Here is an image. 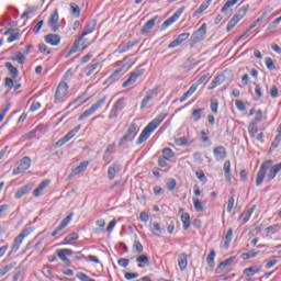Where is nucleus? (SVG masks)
Returning a JSON list of instances; mask_svg holds the SVG:
<instances>
[{
  "instance_id": "nucleus-1",
  "label": "nucleus",
  "mask_w": 281,
  "mask_h": 281,
  "mask_svg": "<svg viewBox=\"0 0 281 281\" xmlns=\"http://www.w3.org/2000/svg\"><path fill=\"white\" fill-rule=\"evenodd\" d=\"M280 170H281V162L273 166V160L263 161L256 177V186L257 187L262 186V181H265V177H267L268 181H273V179H276Z\"/></svg>"
},
{
  "instance_id": "nucleus-2",
  "label": "nucleus",
  "mask_w": 281,
  "mask_h": 281,
  "mask_svg": "<svg viewBox=\"0 0 281 281\" xmlns=\"http://www.w3.org/2000/svg\"><path fill=\"white\" fill-rule=\"evenodd\" d=\"M165 117H168V114H159L156 119L147 124V126L142 131L138 139L136 140L137 146H142V144H144V142H146L148 137H150V135L155 133V130L160 126Z\"/></svg>"
},
{
  "instance_id": "nucleus-3",
  "label": "nucleus",
  "mask_w": 281,
  "mask_h": 281,
  "mask_svg": "<svg viewBox=\"0 0 281 281\" xmlns=\"http://www.w3.org/2000/svg\"><path fill=\"white\" fill-rule=\"evenodd\" d=\"M69 93V86L65 82H60L55 91L54 102L60 104L67 100Z\"/></svg>"
},
{
  "instance_id": "nucleus-4",
  "label": "nucleus",
  "mask_w": 281,
  "mask_h": 281,
  "mask_svg": "<svg viewBox=\"0 0 281 281\" xmlns=\"http://www.w3.org/2000/svg\"><path fill=\"white\" fill-rule=\"evenodd\" d=\"M143 74H146V68H144V65H139L133 72H131V76L126 79V81L122 83L123 89L131 87V85H135L137 79L140 78Z\"/></svg>"
},
{
  "instance_id": "nucleus-5",
  "label": "nucleus",
  "mask_w": 281,
  "mask_h": 281,
  "mask_svg": "<svg viewBox=\"0 0 281 281\" xmlns=\"http://www.w3.org/2000/svg\"><path fill=\"white\" fill-rule=\"evenodd\" d=\"M91 44L88 43L87 44V38H85V36H79L75 42L72 47L70 48V50L68 52L67 58H69V56H71V54H76V52H78L81 47V52H85V49H87V47H89Z\"/></svg>"
},
{
  "instance_id": "nucleus-6",
  "label": "nucleus",
  "mask_w": 281,
  "mask_h": 281,
  "mask_svg": "<svg viewBox=\"0 0 281 281\" xmlns=\"http://www.w3.org/2000/svg\"><path fill=\"white\" fill-rule=\"evenodd\" d=\"M126 108V98L119 99L114 105L112 106L110 113H109V120H115L120 113V111H124Z\"/></svg>"
},
{
  "instance_id": "nucleus-7",
  "label": "nucleus",
  "mask_w": 281,
  "mask_h": 281,
  "mask_svg": "<svg viewBox=\"0 0 281 281\" xmlns=\"http://www.w3.org/2000/svg\"><path fill=\"white\" fill-rule=\"evenodd\" d=\"M30 166H32V158L25 156L23 157L15 169H13V175H23L25 170H30Z\"/></svg>"
},
{
  "instance_id": "nucleus-8",
  "label": "nucleus",
  "mask_w": 281,
  "mask_h": 281,
  "mask_svg": "<svg viewBox=\"0 0 281 281\" xmlns=\"http://www.w3.org/2000/svg\"><path fill=\"white\" fill-rule=\"evenodd\" d=\"M159 95V88L158 86L155 87L154 89L149 90L147 94L144 97L140 103V110L144 111L150 104L151 100H155Z\"/></svg>"
},
{
  "instance_id": "nucleus-9",
  "label": "nucleus",
  "mask_w": 281,
  "mask_h": 281,
  "mask_svg": "<svg viewBox=\"0 0 281 281\" xmlns=\"http://www.w3.org/2000/svg\"><path fill=\"white\" fill-rule=\"evenodd\" d=\"M186 12V7H182L180 9H178L173 15H171L169 19H167L162 25H161V30H168V27H170V25H172V23H177V21H179V19L181 18V14H183Z\"/></svg>"
},
{
  "instance_id": "nucleus-10",
  "label": "nucleus",
  "mask_w": 281,
  "mask_h": 281,
  "mask_svg": "<svg viewBox=\"0 0 281 281\" xmlns=\"http://www.w3.org/2000/svg\"><path fill=\"white\" fill-rule=\"evenodd\" d=\"M206 30H207V24L204 23L201 25V27H199L196 31L193 32L192 43L194 45H196V43H201V41L205 38Z\"/></svg>"
},
{
  "instance_id": "nucleus-11",
  "label": "nucleus",
  "mask_w": 281,
  "mask_h": 281,
  "mask_svg": "<svg viewBox=\"0 0 281 281\" xmlns=\"http://www.w3.org/2000/svg\"><path fill=\"white\" fill-rule=\"evenodd\" d=\"M190 38V33H182L177 36L169 45V49H175V47H179L182 43H186Z\"/></svg>"
},
{
  "instance_id": "nucleus-12",
  "label": "nucleus",
  "mask_w": 281,
  "mask_h": 281,
  "mask_svg": "<svg viewBox=\"0 0 281 281\" xmlns=\"http://www.w3.org/2000/svg\"><path fill=\"white\" fill-rule=\"evenodd\" d=\"M48 25L50 26L52 32H58L60 30V24H58V10L55 9L50 14L48 20Z\"/></svg>"
},
{
  "instance_id": "nucleus-13",
  "label": "nucleus",
  "mask_w": 281,
  "mask_h": 281,
  "mask_svg": "<svg viewBox=\"0 0 281 281\" xmlns=\"http://www.w3.org/2000/svg\"><path fill=\"white\" fill-rule=\"evenodd\" d=\"M52 181L49 179L43 180L37 188L33 191V196L38 199V196H42L43 192L45 191L46 188H49V184Z\"/></svg>"
},
{
  "instance_id": "nucleus-14",
  "label": "nucleus",
  "mask_w": 281,
  "mask_h": 281,
  "mask_svg": "<svg viewBox=\"0 0 281 281\" xmlns=\"http://www.w3.org/2000/svg\"><path fill=\"white\" fill-rule=\"evenodd\" d=\"M213 155L217 161H223L227 157V149L224 146H218L213 149Z\"/></svg>"
},
{
  "instance_id": "nucleus-15",
  "label": "nucleus",
  "mask_w": 281,
  "mask_h": 281,
  "mask_svg": "<svg viewBox=\"0 0 281 281\" xmlns=\"http://www.w3.org/2000/svg\"><path fill=\"white\" fill-rule=\"evenodd\" d=\"M71 254H74V250L69 248L57 250V256L59 260H61V262H65L66 265L69 262V258H67V256H71Z\"/></svg>"
},
{
  "instance_id": "nucleus-16",
  "label": "nucleus",
  "mask_w": 281,
  "mask_h": 281,
  "mask_svg": "<svg viewBox=\"0 0 281 281\" xmlns=\"http://www.w3.org/2000/svg\"><path fill=\"white\" fill-rule=\"evenodd\" d=\"M45 43H48V45H52L53 47H56L60 45V35L58 34H48L45 36Z\"/></svg>"
},
{
  "instance_id": "nucleus-17",
  "label": "nucleus",
  "mask_w": 281,
  "mask_h": 281,
  "mask_svg": "<svg viewBox=\"0 0 281 281\" xmlns=\"http://www.w3.org/2000/svg\"><path fill=\"white\" fill-rule=\"evenodd\" d=\"M203 113H205V109H203V108L193 109L191 112V120L194 123L201 122V120L203 117Z\"/></svg>"
},
{
  "instance_id": "nucleus-18",
  "label": "nucleus",
  "mask_w": 281,
  "mask_h": 281,
  "mask_svg": "<svg viewBox=\"0 0 281 281\" xmlns=\"http://www.w3.org/2000/svg\"><path fill=\"white\" fill-rule=\"evenodd\" d=\"M95 25H98V21L95 20H90L89 22H87L86 27L82 32V36H88V34H93V32L95 31Z\"/></svg>"
},
{
  "instance_id": "nucleus-19",
  "label": "nucleus",
  "mask_w": 281,
  "mask_h": 281,
  "mask_svg": "<svg viewBox=\"0 0 281 281\" xmlns=\"http://www.w3.org/2000/svg\"><path fill=\"white\" fill-rule=\"evenodd\" d=\"M155 23H157V16L151 18L147 21L140 30V34H148L153 27H155Z\"/></svg>"
},
{
  "instance_id": "nucleus-20",
  "label": "nucleus",
  "mask_w": 281,
  "mask_h": 281,
  "mask_svg": "<svg viewBox=\"0 0 281 281\" xmlns=\"http://www.w3.org/2000/svg\"><path fill=\"white\" fill-rule=\"evenodd\" d=\"M122 170V167L117 164H113L112 166L109 167L108 170V179H110V181H113V179H115V175H117V172H120Z\"/></svg>"
},
{
  "instance_id": "nucleus-21",
  "label": "nucleus",
  "mask_w": 281,
  "mask_h": 281,
  "mask_svg": "<svg viewBox=\"0 0 281 281\" xmlns=\"http://www.w3.org/2000/svg\"><path fill=\"white\" fill-rule=\"evenodd\" d=\"M98 67H100V61L92 60V63L85 68L83 72L87 77H89L93 74V71H95V69H98Z\"/></svg>"
},
{
  "instance_id": "nucleus-22",
  "label": "nucleus",
  "mask_w": 281,
  "mask_h": 281,
  "mask_svg": "<svg viewBox=\"0 0 281 281\" xmlns=\"http://www.w3.org/2000/svg\"><path fill=\"white\" fill-rule=\"evenodd\" d=\"M4 67L8 69V71H9V74H10L11 78H13V79L19 78V68H18V67H14V66L12 65V63L7 61V63L4 64Z\"/></svg>"
},
{
  "instance_id": "nucleus-23",
  "label": "nucleus",
  "mask_w": 281,
  "mask_h": 281,
  "mask_svg": "<svg viewBox=\"0 0 281 281\" xmlns=\"http://www.w3.org/2000/svg\"><path fill=\"white\" fill-rule=\"evenodd\" d=\"M89 168V161H82L78 167L74 168L71 171V176L76 177V175H80V172H85Z\"/></svg>"
},
{
  "instance_id": "nucleus-24",
  "label": "nucleus",
  "mask_w": 281,
  "mask_h": 281,
  "mask_svg": "<svg viewBox=\"0 0 281 281\" xmlns=\"http://www.w3.org/2000/svg\"><path fill=\"white\" fill-rule=\"evenodd\" d=\"M178 267H179L180 271H183L184 269H188V255L186 252H182L179 256Z\"/></svg>"
},
{
  "instance_id": "nucleus-25",
  "label": "nucleus",
  "mask_w": 281,
  "mask_h": 281,
  "mask_svg": "<svg viewBox=\"0 0 281 281\" xmlns=\"http://www.w3.org/2000/svg\"><path fill=\"white\" fill-rule=\"evenodd\" d=\"M137 133H138V130H137V125L135 124H131L125 133V135L127 137H130L131 142H133V139H135V137H137Z\"/></svg>"
},
{
  "instance_id": "nucleus-26",
  "label": "nucleus",
  "mask_w": 281,
  "mask_h": 281,
  "mask_svg": "<svg viewBox=\"0 0 281 281\" xmlns=\"http://www.w3.org/2000/svg\"><path fill=\"white\" fill-rule=\"evenodd\" d=\"M249 11V4L244 5L241 9L237 11V13L234 15V18L240 22L243 19H245L247 12Z\"/></svg>"
},
{
  "instance_id": "nucleus-27",
  "label": "nucleus",
  "mask_w": 281,
  "mask_h": 281,
  "mask_svg": "<svg viewBox=\"0 0 281 281\" xmlns=\"http://www.w3.org/2000/svg\"><path fill=\"white\" fill-rule=\"evenodd\" d=\"M233 238H234V229L228 228V231L224 237V248L225 249H229V245H231Z\"/></svg>"
},
{
  "instance_id": "nucleus-28",
  "label": "nucleus",
  "mask_w": 281,
  "mask_h": 281,
  "mask_svg": "<svg viewBox=\"0 0 281 281\" xmlns=\"http://www.w3.org/2000/svg\"><path fill=\"white\" fill-rule=\"evenodd\" d=\"M106 100H108V97L106 94H104L95 103H93L91 108L93 109L94 112L99 111V109H102V106L106 104Z\"/></svg>"
},
{
  "instance_id": "nucleus-29",
  "label": "nucleus",
  "mask_w": 281,
  "mask_h": 281,
  "mask_svg": "<svg viewBox=\"0 0 281 281\" xmlns=\"http://www.w3.org/2000/svg\"><path fill=\"white\" fill-rule=\"evenodd\" d=\"M224 177L227 181H232V162L229 160L224 162Z\"/></svg>"
},
{
  "instance_id": "nucleus-30",
  "label": "nucleus",
  "mask_w": 281,
  "mask_h": 281,
  "mask_svg": "<svg viewBox=\"0 0 281 281\" xmlns=\"http://www.w3.org/2000/svg\"><path fill=\"white\" fill-rule=\"evenodd\" d=\"M181 221H182L183 229L184 231L190 229V225L192 224V221L190 220V214L189 213H182Z\"/></svg>"
},
{
  "instance_id": "nucleus-31",
  "label": "nucleus",
  "mask_w": 281,
  "mask_h": 281,
  "mask_svg": "<svg viewBox=\"0 0 281 281\" xmlns=\"http://www.w3.org/2000/svg\"><path fill=\"white\" fill-rule=\"evenodd\" d=\"M82 128L81 125H77L75 128L70 130L64 137L70 142V139H74L78 133H80V130Z\"/></svg>"
},
{
  "instance_id": "nucleus-32",
  "label": "nucleus",
  "mask_w": 281,
  "mask_h": 281,
  "mask_svg": "<svg viewBox=\"0 0 281 281\" xmlns=\"http://www.w3.org/2000/svg\"><path fill=\"white\" fill-rule=\"evenodd\" d=\"M30 190H32V188H30V186L27 184L24 187H21L15 192V199H22L23 196H25V194H27V192H30Z\"/></svg>"
},
{
  "instance_id": "nucleus-33",
  "label": "nucleus",
  "mask_w": 281,
  "mask_h": 281,
  "mask_svg": "<svg viewBox=\"0 0 281 281\" xmlns=\"http://www.w3.org/2000/svg\"><path fill=\"white\" fill-rule=\"evenodd\" d=\"M225 82V76L220 75L215 77V79L212 81L211 87L209 89H216V87H221Z\"/></svg>"
},
{
  "instance_id": "nucleus-34",
  "label": "nucleus",
  "mask_w": 281,
  "mask_h": 281,
  "mask_svg": "<svg viewBox=\"0 0 281 281\" xmlns=\"http://www.w3.org/2000/svg\"><path fill=\"white\" fill-rule=\"evenodd\" d=\"M151 232L154 236H157V238H160L161 234H164V228H161V224H159L158 222H154Z\"/></svg>"
},
{
  "instance_id": "nucleus-35",
  "label": "nucleus",
  "mask_w": 281,
  "mask_h": 281,
  "mask_svg": "<svg viewBox=\"0 0 281 281\" xmlns=\"http://www.w3.org/2000/svg\"><path fill=\"white\" fill-rule=\"evenodd\" d=\"M122 71H124V68H119V69L114 70L111 74V76L109 77V80L111 82H115V81L120 80L122 78V75H123Z\"/></svg>"
},
{
  "instance_id": "nucleus-36",
  "label": "nucleus",
  "mask_w": 281,
  "mask_h": 281,
  "mask_svg": "<svg viewBox=\"0 0 281 281\" xmlns=\"http://www.w3.org/2000/svg\"><path fill=\"white\" fill-rule=\"evenodd\" d=\"M14 267H16V262L13 261L0 268V278H3V276H5L7 273H10V271H12Z\"/></svg>"
},
{
  "instance_id": "nucleus-37",
  "label": "nucleus",
  "mask_w": 281,
  "mask_h": 281,
  "mask_svg": "<svg viewBox=\"0 0 281 281\" xmlns=\"http://www.w3.org/2000/svg\"><path fill=\"white\" fill-rule=\"evenodd\" d=\"M78 238H80L78 233H70L68 236L64 238L61 245H69V243H74V240H78Z\"/></svg>"
},
{
  "instance_id": "nucleus-38",
  "label": "nucleus",
  "mask_w": 281,
  "mask_h": 281,
  "mask_svg": "<svg viewBox=\"0 0 281 281\" xmlns=\"http://www.w3.org/2000/svg\"><path fill=\"white\" fill-rule=\"evenodd\" d=\"M244 273H245V276H247V278H251V277L260 273V268H258V267L246 268L244 270Z\"/></svg>"
},
{
  "instance_id": "nucleus-39",
  "label": "nucleus",
  "mask_w": 281,
  "mask_h": 281,
  "mask_svg": "<svg viewBox=\"0 0 281 281\" xmlns=\"http://www.w3.org/2000/svg\"><path fill=\"white\" fill-rule=\"evenodd\" d=\"M196 91V86H191L189 90L180 98V102L183 103L188 98H191V95H194V92Z\"/></svg>"
},
{
  "instance_id": "nucleus-40",
  "label": "nucleus",
  "mask_w": 281,
  "mask_h": 281,
  "mask_svg": "<svg viewBox=\"0 0 281 281\" xmlns=\"http://www.w3.org/2000/svg\"><path fill=\"white\" fill-rule=\"evenodd\" d=\"M21 38V33L16 30H12L11 34L7 38V43H14V41H19Z\"/></svg>"
},
{
  "instance_id": "nucleus-41",
  "label": "nucleus",
  "mask_w": 281,
  "mask_h": 281,
  "mask_svg": "<svg viewBox=\"0 0 281 281\" xmlns=\"http://www.w3.org/2000/svg\"><path fill=\"white\" fill-rule=\"evenodd\" d=\"M254 210H256V207L252 206L247 212L241 214L243 225H245V223H249V218H251V214H254Z\"/></svg>"
},
{
  "instance_id": "nucleus-42",
  "label": "nucleus",
  "mask_w": 281,
  "mask_h": 281,
  "mask_svg": "<svg viewBox=\"0 0 281 281\" xmlns=\"http://www.w3.org/2000/svg\"><path fill=\"white\" fill-rule=\"evenodd\" d=\"M162 158L167 159L170 161L172 157H175V151H172L170 148L166 147L162 149Z\"/></svg>"
},
{
  "instance_id": "nucleus-43",
  "label": "nucleus",
  "mask_w": 281,
  "mask_h": 281,
  "mask_svg": "<svg viewBox=\"0 0 281 281\" xmlns=\"http://www.w3.org/2000/svg\"><path fill=\"white\" fill-rule=\"evenodd\" d=\"M95 113L92 108L86 110L79 117L78 121L82 122V120H87V117H91Z\"/></svg>"
},
{
  "instance_id": "nucleus-44",
  "label": "nucleus",
  "mask_w": 281,
  "mask_h": 281,
  "mask_svg": "<svg viewBox=\"0 0 281 281\" xmlns=\"http://www.w3.org/2000/svg\"><path fill=\"white\" fill-rule=\"evenodd\" d=\"M238 1H240V0H227L225 2V4L223 5L221 12H227V10H229V8H232L233 5H236V3H238Z\"/></svg>"
},
{
  "instance_id": "nucleus-45",
  "label": "nucleus",
  "mask_w": 281,
  "mask_h": 281,
  "mask_svg": "<svg viewBox=\"0 0 281 281\" xmlns=\"http://www.w3.org/2000/svg\"><path fill=\"white\" fill-rule=\"evenodd\" d=\"M12 60H15L19 63V65H23L27 58H25V55L23 53L19 52L14 57L11 58Z\"/></svg>"
},
{
  "instance_id": "nucleus-46",
  "label": "nucleus",
  "mask_w": 281,
  "mask_h": 281,
  "mask_svg": "<svg viewBox=\"0 0 281 281\" xmlns=\"http://www.w3.org/2000/svg\"><path fill=\"white\" fill-rule=\"evenodd\" d=\"M136 262H138L139 265H146L148 267V265H150V259L148 258V256L142 255L136 258Z\"/></svg>"
},
{
  "instance_id": "nucleus-47",
  "label": "nucleus",
  "mask_w": 281,
  "mask_h": 281,
  "mask_svg": "<svg viewBox=\"0 0 281 281\" xmlns=\"http://www.w3.org/2000/svg\"><path fill=\"white\" fill-rule=\"evenodd\" d=\"M214 258H216V251L211 250V252L209 254V256L206 258V262H207L209 267H214Z\"/></svg>"
},
{
  "instance_id": "nucleus-48",
  "label": "nucleus",
  "mask_w": 281,
  "mask_h": 281,
  "mask_svg": "<svg viewBox=\"0 0 281 281\" xmlns=\"http://www.w3.org/2000/svg\"><path fill=\"white\" fill-rule=\"evenodd\" d=\"M70 10H71V14H74V16H76L77 19H78V16H80V7H78V4L71 2Z\"/></svg>"
},
{
  "instance_id": "nucleus-49",
  "label": "nucleus",
  "mask_w": 281,
  "mask_h": 281,
  "mask_svg": "<svg viewBox=\"0 0 281 281\" xmlns=\"http://www.w3.org/2000/svg\"><path fill=\"white\" fill-rule=\"evenodd\" d=\"M238 20H236L234 16L233 19L229 20V22L227 23V26H226V32H229L232 31L233 29L236 27V25H238Z\"/></svg>"
},
{
  "instance_id": "nucleus-50",
  "label": "nucleus",
  "mask_w": 281,
  "mask_h": 281,
  "mask_svg": "<svg viewBox=\"0 0 281 281\" xmlns=\"http://www.w3.org/2000/svg\"><path fill=\"white\" fill-rule=\"evenodd\" d=\"M248 133H249L250 137H256V134L258 133L257 125H255L254 123H250L248 125Z\"/></svg>"
},
{
  "instance_id": "nucleus-51",
  "label": "nucleus",
  "mask_w": 281,
  "mask_h": 281,
  "mask_svg": "<svg viewBox=\"0 0 281 281\" xmlns=\"http://www.w3.org/2000/svg\"><path fill=\"white\" fill-rule=\"evenodd\" d=\"M193 205H194L195 212H203V204L198 198L193 199Z\"/></svg>"
},
{
  "instance_id": "nucleus-52",
  "label": "nucleus",
  "mask_w": 281,
  "mask_h": 281,
  "mask_svg": "<svg viewBox=\"0 0 281 281\" xmlns=\"http://www.w3.org/2000/svg\"><path fill=\"white\" fill-rule=\"evenodd\" d=\"M74 218V213H70L67 217H65L61 223L59 224L61 227H67L71 223V220Z\"/></svg>"
},
{
  "instance_id": "nucleus-53",
  "label": "nucleus",
  "mask_w": 281,
  "mask_h": 281,
  "mask_svg": "<svg viewBox=\"0 0 281 281\" xmlns=\"http://www.w3.org/2000/svg\"><path fill=\"white\" fill-rule=\"evenodd\" d=\"M265 63L267 69H269L270 71H273V69H276V65L273 64V59L271 57H266Z\"/></svg>"
},
{
  "instance_id": "nucleus-54",
  "label": "nucleus",
  "mask_w": 281,
  "mask_h": 281,
  "mask_svg": "<svg viewBox=\"0 0 281 281\" xmlns=\"http://www.w3.org/2000/svg\"><path fill=\"white\" fill-rule=\"evenodd\" d=\"M280 142H281V135H277L273 142L271 143L270 150H276V148L280 146Z\"/></svg>"
},
{
  "instance_id": "nucleus-55",
  "label": "nucleus",
  "mask_w": 281,
  "mask_h": 281,
  "mask_svg": "<svg viewBox=\"0 0 281 281\" xmlns=\"http://www.w3.org/2000/svg\"><path fill=\"white\" fill-rule=\"evenodd\" d=\"M117 265H119V267L126 269V267H128V265H131V260H128L126 258H121L117 260Z\"/></svg>"
},
{
  "instance_id": "nucleus-56",
  "label": "nucleus",
  "mask_w": 281,
  "mask_h": 281,
  "mask_svg": "<svg viewBox=\"0 0 281 281\" xmlns=\"http://www.w3.org/2000/svg\"><path fill=\"white\" fill-rule=\"evenodd\" d=\"M167 188H168V190L170 191V192H173V190H175V188H177V180H175V179H169L168 181H167Z\"/></svg>"
},
{
  "instance_id": "nucleus-57",
  "label": "nucleus",
  "mask_w": 281,
  "mask_h": 281,
  "mask_svg": "<svg viewBox=\"0 0 281 281\" xmlns=\"http://www.w3.org/2000/svg\"><path fill=\"white\" fill-rule=\"evenodd\" d=\"M77 278L80 281H95V279H91L89 276L85 274V272L77 273Z\"/></svg>"
},
{
  "instance_id": "nucleus-58",
  "label": "nucleus",
  "mask_w": 281,
  "mask_h": 281,
  "mask_svg": "<svg viewBox=\"0 0 281 281\" xmlns=\"http://www.w3.org/2000/svg\"><path fill=\"white\" fill-rule=\"evenodd\" d=\"M259 122H262V110L257 111V114L251 124L258 125Z\"/></svg>"
},
{
  "instance_id": "nucleus-59",
  "label": "nucleus",
  "mask_w": 281,
  "mask_h": 281,
  "mask_svg": "<svg viewBox=\"0 0 281 281\" xmlns=\"http://www.w3.org/2000/svg\"><path fill=\"white\" fill-rule=\"evenodd\" d=\"M207 8H210V2L203 1L200 8L196 10V14H203L204 10H207Z\"/></svg>"
},
{
  "instance_id": "nucleus-60",
  "label": "nucleus",
  "mask_w": 281,
  "mask_h": 281,
  "mask_svg": "<svg viewBox=\"0 0 281 281\" xmlns=\"http://www.w3.org/2000/svg\"><path fill=\"white\" fill-rule=\"evenodd\" d=\"M124 278H125V280H135V279L139 278V273H137V272H126L124 274Z\"/></svg>"
},
{
  "instance_id": "nucleus-61",
  "label": "nucleus",
  "mask_w": 281,
  "mask_h": 281,
  "mask_svg": "<svg viewBox=\"0 0 281 281\" xmlns=\"http://www.w3.org/2000/svg\"><path fill=\"white\" fill-rule=\"evenodd\" d=\"M69 142L65 136L60 139H58L53 146L54 148H60L61 146H65Z\"/></svg>"
},
{
  "instance_id": "nucleus-62",
  "label": "nucleus",
  "mask_w": 281,
  "mask_h": 281,
  "mask_svg": "<svg viewBox=\"0 0 281 281\" xmlns=\"http://www.w3.org/2000/svg\"><path fill=\"white\" fill-rule=\"evenodd\" d=\"M4 87L7 89H13L14 80H12V78H10V77L4 78Z\"/></svg>"
},
{
  "instance_id": "nucleus-63",
  "label": "nucleus",
  "mask_w": 281,
  "mask_h": 281,
  "mask_svg": "<svg viewBox=\"0 0 281 281\" xmlns=\"http://www.w3.org/2000/svg\"><path fill=\"white\" fill-rule=\"evenodd\" d=\"M133 249H135V251H138V254H142V251H144V246L138 240H135L133 244Z\"/></svg>"
},
{
  "instance_id": "nucleus-64",
  "label": "nucleus",
  "mask_w": 281,
  "mask_h": 281,
  "mask_svg": "<svg viewBox=\"0 0 281 281\" xmlns=\"http://www.w3.org/2000/svg\"><path fill=\"white\" fill-rule=\"evenodd\" d=\"M226 210L228 213H231L232 210H234V195L228 198Z\"/></svg>"
}]
</instances>
